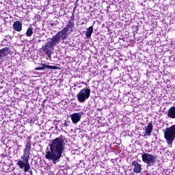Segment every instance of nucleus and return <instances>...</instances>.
Returning <instances> with one entry per match:
<instances>
[{"label": "nucleus", "mask_w": 175, "mask_h": 175, "mask_svg": "<svg viewBox=\"0 0 175 175\" xmlns=\"http://www.w3.org/2000/svg\"><path fill=\"white\" fill-rule=\"evenodd\" d=\"M164 139H165L169 147L173 146V142H174L175 139V124L165 129Z\"/></svg>", "instance_id": "4"}, {"label": "nucleus", "mask_w": 175, "mask_h": 175, "mask_svg": "<svg viewBox=\"0 0 175 175\" xmlns=\"http://www.w3.org/2000/svg\"><path fill=\"white\" fill-rule=\"evenodd\" d=\"M73 27H75V24L72 23V21H69L68 24H67L63 29L59 31L55 36H53L52 38L49 39L45 45L42 46V51L45 53L46 55H47L49 58H51V54H53L54 47L57 46V44H59L60 42L65 40V39L68 38L67 32H68V33L73 32Z\"/></svg>", "instance_id": "1"}, {"label": "nucleus", "mask_w": 175, "mask_h": 175, "mask_svg": "<svg viewBox=\"0 0 175 175\" xmlns=\"http://www.w3.org/2000/svg\"><path fill=\"white\" fill-rule=\"evenodd\" d=\"M167 117L175 119V107H171L167 113Z\"/></svg>", "instance_id": "13"}, {"label": "nucleus", "mask_w": 175, "mask_h": 175, "mask_svg": "<svg viewBox=\"0 0 175 175\" xmlns=\"http://www.w3.org/2000/svg\"><path fill=\"white\" fill-rule=\"evenodd\" d=\"M92 32H94V27L92 26L86 29V38H91V35H92Z\"/></svg>", "instance_id": "14"}, {"label": "nucleus", "mask_w": 175, "mask_h": 175, "mask_svg": "<svg viewBox=\"0 0 175 175\" xmlns=\"http://www.w3.org/2000/svg\"><path fill=\"white\" fill-rule=\"evenodd\" d=\"M90 95H91V89L84 88L77 94V98L79 102L84 103L90 98Z\"/></svg>", "instance_id": "5"}, {"label": "nucleus", "mask_w": 175, "mask_h": 175, "mask_svg": "<svg viewBox=\"0 0 175 175\" xmlns=\"http://www.w3.org/2000/svg\"><path fill=\"white\" fill-rule=\"evenodd\" d=\"M31 147L32 145L31 144V141H27V144L25 145V148L23 150V155L21 156L22 160H18L16 165L19 166L20 169H23V172L27 173L29 172L31 169V165L29 164V155H31Z\"/></svg>", "instance_id": "3"}, {"label": "nucleus", "mask_w": 175, "mask_h": 175, "mask_svg": "<svg viewBox=\"0 0 175 175\" xmlns=\"http://www.w3.org/2000/svg\"><path fill=\"white\" fill-rule=\"evenodd\" d=\"M51 25H52V27H54V23H52Z\"/></svg>", "instance_id": "16"}, {"label": "nucleus", "mask_w": 175, "mask_h": 175, "mask_svg": "<svg viewBox=\"0 0 175 175\" xmlns=\"http://www.w3.org/2000/svg\"><path fill=\"white\" fill-rule=\"evenodd\" d=\"M49 147L50 150L46 152L45 158L51 161L53 165H57L65 150V137L61 135L55 139H52Z\"/></svg>", "instance_id": "2"}, {"label": "nucleus", "mask_w": 175, "mask_h": 175, "mask_svg": "<svg viewBox=\"0 0 175 175\" xmlns=\"http://www.w3.org/2000/svg\"><path fill=\"white\" fill-rule=\"evenodd\" d=\"M12 53L10 47H5L0 50V59L1 61H5L6 57Z\"/></svg>", "instance_id": "8"}, {"label": "nucleus", "mask_w": 175, "mask_h": 175, "mask_svg": "<svg viewBox=\"0 0 175 175\" xmlns=\"http://www.w3.org/2000/svg\"><path fill=\"white\" fill-rule=\"evenodd\" d=\"M56 128H57V124H56Z\"/></svg>", "instance_id": "18"}, {"label": "nucleus", "mask_w": 175, "mask_h": 175, "mask_svg": "<svg viewBox=\"0 0 175 175\" xmlns=\"http://www.w3.org/2000/svg\"><path fill=\"white\" fill-rule=\"evenodd\" d=\"M32 35H33V27H32V26H30L27 29L26 36H27V38H31V36H32Z\"/></svg>", "instance_id": "15"}, {"label": "nucleus", "mask_w": 175, "mask_h": 175, "mask_svg": "<svg viewBox=\"0 0 175 175\" xmlns=\"http://www.w3.org/2000/svg\"><path fill=\"white\" fill-rule=\"evenodd\" d=\"M13 28L14 31H16L17 32H21L23 29V23L18 21H16L13 24Z\"/></svg>", "instance_id": "11"}, {"label": "nucleus", "mask_w": 175, "mask_h": 175, "mask_svg": "<svg viewBox=\"0 0 175 175\" xmlns=\"http://www.w3.org/2000/svg\"><path fill=\"white\" fill-rule=\"evenodd\" d=\"M41 67H37L35 70H44V69H55V66L46 64H41Z\"/></svg>", "instance_id": "12"}, {"label": "nucleus", "mask_w": 175, "mask_h": 175, "mask_svg": "<svg viewBox=\"0 0 175 175\" xmlns=\"http://www.w3.org/2000/svg\"><path fill=\"white\" fill-rule=\"evenodd\" d=\"M132 165L134 166L133 172L139 174L142 173V165L136 161H132Z\"/></svg>", "instance_id": "9"}, {"label": "nucleus", "mask_w": 175, "mask_h": 175, "mask_svg": "<svg viewBox=\"0 0 175 175\" xmlns=\"http://www.w3.org/2000/svg\"><path fill=\"white\" fill-rule=\"evenodd\" d=\"M152 129H154V126L152 125V122L148 123V126L145 127V133L146 136H151L152 133Z\"/></svg>", "instance_id": "10"}, {"label": "nucleus", "mask_w": 175, "mask_h": 175, "mask_svg": "<svg viewBox=\"0 0 175 175\" xmlns=\"http://www.w3.org/2000/svg\"><path fill=\"white\" fill-rule=\"evenodd\" d=\"M31 174H32V171L30 172Z\"/></svg>", "instance_id": "17"}, {"label": "nucleus", "mask_w": 175, "mask_h": 175, "mask_svg": "<svg viewBox=\"0 0 175 175\" xmlns=\"http://www.w3.org/2000/svg\"><path fill=\"white\" fill-rule=\"evenodd\" d=\"M83 112H77L70 115L71 118V121L72 124H77L81 120V117H83Z\"/></svg>", "instance_id": "7"}, {"label": "nucleus", "mask_w": 175, "mask_h": 175, "mask_svg": "<svg viewBox=\"0 0 175 175\" xmlns=\"http://www.w3.org/2000/svg\"><path fill=\"white\" fill-rule=\"evenodd\" d=\"M142 159L147 166H152L157 162V156L147 152L142 154Z\"/></svg>", "instance_id": "6"}]
</instances>
